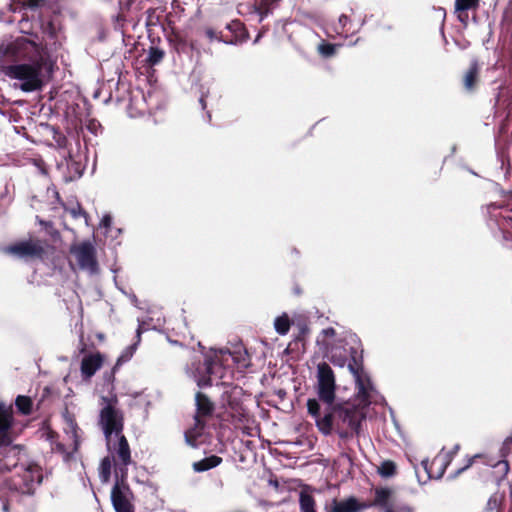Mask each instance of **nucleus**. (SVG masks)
I'll return each instance as SVG.
<instances>
[{
  "instance_id": "7c9ffc66",
  "label": "nucleus",
  "mask_w": 512,
  "mask_h": 512,
  "mask_svg": "<svg viewBox=\"0 0 512 512\" xmlns=\"http://www.w3.org/2000/svg\"><path fill=\"white\" fill-rule=\"evenodd\" d=\"M63 418L65 419V422L67 423L68 428L73 433V436L76 437V430H77V424L73 418V415H71L68 410L66 409L63 413Z\"/></svg>"
},
{
  "instance_id": "cd10ccee",
  "label": "nucleus",
  "mask_w": 512,
  "mask_h": 512,
  "mask_svg": "<svg viewBox=\"0 0 512 512\" xmlns=\"http://www.w3.org/2000/svg\"><path fill=\"white\" fill-rule=\"evenodd\" d=\"M317 50L321 56L324 58H329L335 54L336 45L323 41L318 45Z\"/></svg>"
},
{
  "instance_id": "3c124183",
  "label": "nucleus",
  "mask_w": 512,
  "mask_h": 512,
  "mask_svg": "<svg viewBox=\"0 0 512 512\" xmlns=\"http://www.w3.org/2000/svg\"><path fill=\"white\" fill-rule=\"evenodd\" d=\"M261 36H262V34H261V33H259V34L256 36V38L254 39V43H258V41L260 40Z\"/></svg>"
},
{
  "instance_id": "9d476101",
  "label": "nucleus",
  "mask_w": 512,
  "mask_h": 512,
  "mask_svg": "<svg viewBox=\"0 0 512 512\" xmlns=\"http://www.w3.org/2000/svg\"><path fill=\"white\" fill-rule=\"evenodd\" d=\"M196 402V415L194 417L195 420V429H204L205 421L204 417L210 416L214 411V404L210 401V399L203 393L197 392L195 395Z\"/></svg>"
},
{
  "instance_id": "2eb2a0df",
  "label": "nucleus",
  "mask_w": 512,
  "mask_h": 512,
  "mask_svg": "<svg viewBox=\"0 0 512 512\" xmlns=\"http://www.w3.org/2000/svg\"><path fill=\"white\" fill-rule=\"evenodd\" d=\"M66 166L69 171V176L67 180L73 181L82 176L84 167L81 161L76 160L71 153H69L68 157L65 158Z\"/></svg>"
},
{
  "instance_id": "c9c22d12",
  "label": "nucleus",
  "mask_w": 512,
  "mask_h": 512,
  "mask_svg": "<svg viewBox=\"0 0 512 512\" xmlns=\"http://www.w3.org/2000/svg\"><path fill=\"white\" fill-rule=\"evenodd\" d=\"M336 430H337L339 438L342 440H348L353 436V434H355V432L353 430L347 431V430L342 429L341 427H336Z\"/></svg>"
},
{
  "instance_id": "2f4dec72",
  "label": "nucleus",
  "mask_w": 512,
  "mask_h": 512,
  "mask_svg": "<svg viewBox=\"0 0 512 512\" xmlns=\"http://www.w3.org/2000/svg\"><path fill=\"white\" fill-rule=\"evenodd\" d=\"M225 28L232 33H235L236 36L234 39H237V34L244 30L243 24L239 20H233L226 24Z\"/></svg>"
},
{
  "instance_id": "a18cd8bd",
  "label": "nucleus",
  "mask_w": 512,
  "mask_h": 512,
  "mask_svg": "<svg viewBox=\"0 0 512 512\" xmlns=\"http://www.w3.org/2000/svg\"><path fill=\"white\" fill-rule=\"evenodd\" d=\"M323 334L327 337H330V336H334L335 335V330L333 328H326L323 330Z\"/></svg>"
},
{
  "instance_id": "20e7f679",
  "label": "nucleus",
  "mask_w": 512,
  "mask_h": 512,
  "mask_svg": "<svg viewBox=\"0 0 512 512\" xmlns=\"http://www.w3.org/2000/svg\"><path fill=\"white\" fill-rule=\"evenodd\" d=\"M335 375L331 367L326 362H321L317 366V395L325 405L332 404L335 401Z\"/></svg>"
},
{
  "instance_id": "a211bd4d",
  "label": "nucleus",
  "mask_w": 512,
  "mask_h": 512,
  "mask_svg": "<svg viewBox=\"0 0 512 512\" xmlns=\"http://www.w3.org/2000/svg\"><path fill=\"white\" fill-rule=\"evenodd\" d=\"M222 462V458L216 455H211L200 461L193 463V469L195 472H205L212 468L217 467Z\"/></svg>"
},
{
  "instance_id": "f3484780",
  "label": "nucleus",
  "mask_w": 512,
  "mask_h": 512,
  "mask_svg": "<svg viewBox=\"0 0 512 512\" xmlns=\"http://www.w3.org/2000/svg\"><path fill=\"white\" fill-rule=\"evenodd\" d=\"M477 6L478 5L474 4L472 1L456 0L455 12L457 13L458 20L466 26L469 19L467 11Z\"/></svg>"
},
{
  "instance_id": "de8ad7c7",
  "label": "nucleus",
  "mask_w": 512,
  "mask_h": 512,
  "mask_svg": "<svg viewBox=\"0 0 512 512\" xmlns=\"http://www.w3.org/2000/svg\"><path fill=\"white\" fill-rule=\"evenodd\" d=\"M244 14L243 15H257L256 13H250L249 9L243 8Z\"/></svg>"
},
{
  "instance_id": "58836bf2",
  "label": "nucleus",
  "mask_w": 512,
  "mask_h": 512,
  "mask_svg": "<svg viewBox=\"0 0 512 512\" xmlns=\"http://www.w3.org/2000/svg\"><path fill=\"white\" fill-rule=\"evenodd\" d=\"M100 224H101V226H103L105 228H110V226L112 224V217L109 214L104 215L101 219Z\"/></svg>"
},
{
  "instance_id": "393cba45",
  "label": "nucleus",
  "mask_w": 512,
  "mask_h": 512,
  "mask_svg": "<svg viewBox=\"0 0 512 512\" xmlns=\"http://www.w3.org/2000/svg\"><path fill=\"white\" fill-rule=\"evenodd\" d=\"M99 477L102 482H108L111 476V460L109 457H104L100 463Z\"/></svg>"
},
{
  "instance_id": "473e14b6",
  "label": "nucleus",
  "mask_w": 512,
  "mask_h": 512,
  "mask_svg": "<svg viewBox=\"0 0 512 512\" xmlns=\"http://www.w3.org/2000/svg\"><path fill=\"white\" fill-rule=\"evenodd\" d=\"M11 425L10 417L5 412H0V433L8 432Z\"/></svg>"
},
{
  "instance_id": "0eeeda50",
  "label": "nucleus",
  "mask_w": 512,
  "mask_h": 512,
  "mask_svg": "<svg viewBox=\"0 0 512 512\" xmlns=\"http://www.w3.org/2000/svg\"><path fill=\"white\" fill-rule=\"evenodd\" d=\"M129 491L126 478L118 475L111 490V501L116 512H132V505L127 498Z\"/></svg>"
},
{
  "instance_id": "423d86ee",
  "label": "nucleus",
  "mask_w": 512,
  "mask_h": 512,
  "mask_svg": "<svg viewBox=\"0 0 512 512\" xmlns=\"http://www.w3.org/2000/svg\"><path fill=\"white\" fill-rule=\"evenodd\" d=\"M363 416L349 405L336 404V427L347 425L359 435Z\"/></svg>"
},
{
  "instance_id": "dca6fc26",
  "label": "nucleus",
  "mask_w": 512,
  "mask_h": 512,
  "mask_svg": "<svg viewBox=\"0 0 512 512\" xmlns=\"http://www.w3.org/2000/svg\"><path fill=\"white\" fill-rule=\"evenodd\" d=\"M478 80V64L473 62L465 73L463 78V86L467 92H473L476 89Z\"/></svg>"
},
{
  "instance_id": "8fccbe9b",
  "label": "nucleus",
  "mask_w": 512,
  "mask_h": 512,
  "mask_svg": "<svg viewBox=\"0 0 512 512\" xmlns=\"http://www.w3.org/2000/svg\"><path fill=\"white\" fill-rule=\"evenodd\" d=\"M199 102H200V104H201L202 108H203V109H205V107H206V103H205V101H204V98H203V97H201V98H200Z\"/></svg>"
},
{
  "instance_id": "4c0bfd02",
  "label": "nucleus",
  "mask_w": 512,
  "mask_h": 512,
  "mask_svg": "<svg viewBox=\"0 0 512 512\" xmlns=\"http://www.w3.org/2000/svg\"><path fill=\"white\" fill-rule=\"evenodd\" d=\"M11 443L10 437L6 433H0V447H6Z\"/></svg>"
},
{
  "instance_id": "a19ab883",
  "label": "nucleus",
  "mask_w": 512,
  "mask_h": 512,
  "mask_svg": "<svg viewBox=\"0 0 512 512\" xmlns=\"http://www.w3.org/2000/svg\"><path fill=\"white\" fill-rule=\"evenodd\" d=\"M479 457V455H475L474 457H472L471 459H469L468 461V464L466 466H464L463 468H460L457 470L456 474H460L461 472H463L464 470H466L468 467H470L474 461L475 458Z\"/></svg>"
},
{
  "instance_id": "5fc2aeb1",
  "label": "nucleus",
  "mask_w": 512,
  "mask_h": 512,
  "mask_svg": "<svg viewBox=\"0 0 512 512\" xmlns=\"http://www.w3.org/2000/svg\"><path fill=\"white\" fill-rule=\"evenodd\" d=\"M366 23V17L361 20L360 27L364 26Z\"/></svg>"
},
{
  "instance_id": "5701e85b",
  "label": "nucleus",
  "mask_w": 512,
  "mask_h": 512,
  "mask_svg": "<svg viewBox=\"0 0 512 512\" xmlns=\"http://www.w3.org/2000/svg\"><path fill=\"white\" fill-rule=\"evenodd\" d=\"M291 322L286 314L276 317L274 328L279 335H286L289 332Z\"/></svg>"
},
{
  "instance_id": "c03bdc74",
  "label": "nucleus",
  "mask_w": 512,
  "mask_h": 512,
  "mask_svg": "<svg viewBox=\"0 0 512 512\" xmlns=\"http://www.w3.org/2000/svg\"><path fill=\"white\" fill-rule=\"evenodd\" d=\"M428 464H429L428 459H424V460L421 461V465L423 466L424 470L426 471V473L428 475V478H430L431 475H430V472L428 470Z\"/></svg>"
},
{
  "instance_id": "aec40b11",
  "label": "nucleus",
  "mask_w": 512,
  "mask_h": 512,
  "mask_svg": "<svg viewBox=\"0 0 512 512\" xmlns=\"http://www.w3.org/2000/svg\"><path fill=\"white\" fill-rule=\"evenodd\" d=\"M215 361L212 358H206L204 361L206 375H203L197 379V385L200 388H205L212 385L211 375L214 373Z\"/></svg>"
},
{
  "instance_id": "412c9836",
  "label": "nucleus",
  "mask_w": 512,
  "mask_h": 512,
  "mask_svg": "<svg viewBox=\"0 0 512 512\" xmlns=\"http://www.w3.org/2000/svg\"><path fill=\"white\" fill-rule=\"evenodd\" d=\"M203 32L210 42L218 41L227 45H236L238 43V39H226L223 37L222 31H217L212 27H205Z\"/></svg>"
},
{
  "instance_id": "e433bc0d",
  "label": "nucleus",
  "mask_w": 512,
  "mask_h": 512,
  "mask_svg": "<svg viewBox=\"0 0 512 512\" xmlns=\"http://www.w3.org/2000/svg\"><path fill=\"white\" fill-rule=\"evenodd\" d=\"M132 355H131V352H128V351H124L117 359V362H116V365H115V368L118 366V365H121L122 363H125L127 361H129L131 359Z\"/></svg>"
},
{
  "instance_id": "6ab92c4d",
  "label": "nucleus",
  "mask_w": 512,
  "mask_h": 512,
  "mask_svg": "<svg viewBox=\"0 0 512 512\" xmlns=\"http://www.w3.org/2000/svg\"><path fill=\"white\" fill-rule=\"evenodd\" d=\"M299 506L301 512H317L315 500L306 489L300 491Z\"/></svg>"
},
{
  "instance_id": "39448f33",
  "label": "nucleus",
  "mask_w": 512,
  "mask_h": 512,
  "mask_svg": "<svg viewBox=\"0 0 512 512\" xmlns=\"http://www.w3.org/2000/svg\"><path fill=\"white\" fill-rule=\"evenodd\" d=\"M70 253L75 257L79 268L95 275L99 272V264L96 256V248L91 241H83L72 245Z\"/></svg>"
},
{
  "instance_id": "f257e3e1",
  "label": "nucleus",
  "mask_w": 512,
  "mask_h": 512,
  "mask_svg": "<svg viewBox=\"0 0 512 512\" xmlns=\"http://www.w3.org/2000/svg\"><path fill=\"white\" fill-rule=\"evenodd\" d=\"M116 397H101V410L99 414V425L105 436L107 447L113 451L120 461L115 470V476L127 477V466L131 463V451L126 437L123 435V414L117 408Z\"/></svg>"
},
{
  "instance_id": "bf43d9fd",
  "label": "nucleus",
  "mask_w": 512,
  "mask_h": 512,
  "mask_svg": "<svg viewBox=\"0 0 512 512\" xmlns=\"http://www.w3.org/2000/svg\"><path fill=\"white\" fill-rule=\"evenodd\" d=\"M220 352L221 353H226V351H224L223 349H220ZM227 353L230 354V351L227 350Z\"/></svg>"
},
{
  "instance_id": "f03ea898",
  "label": "nucleus",
  "mask_w": 512,
  "mask_h": 512,
  "mask_svg": "<svg viewBox=\"0 0 512 512\" xmlns=\"http://www.w3.org/2000/svg\"><path fill=\"white\" fill-rule=\"evenodd\" d=\"M330 361L338 367L347 366L355 379L358 397L363 405L370 404L373 386L369 378L363 379V349L356 335L349 336L343 345H336L330 351Z\"/></svg>"
},
{
  "instance_id": "6e6d98bb",
  "label": "nucleus",
  "mask_w": 512,
  "mask_h": 512,
  "mask_svg": "<svg viewBox=\"0 0 512 512\" xmlns=\"http://www.w3.org/2000/svg\"><path fill=\"white\" fill-rule=\"evenodd\" d=\"M359 41H360V38H357V39H356L353 43H351L350 45H351V46H354V45H356Z\"/></svg>"
},
{
  "instance_id": "1a4fd4ad",
  "label": "nucleus",
  "mask_w": 512,
  "mask_h": 512,
  "mask_svg": "<svg viewBox=\"0 0 512 512\" xmlns=\"http://www.w3.org/2000/svg\"><path fill=\"white\" fill-rule=\"evenodd\" d=\"M280 1L281 0H260L258 4L241 3L238 5L237 11L239 14H244L243 8H247L250 13L257 14L259 17L258 22L261 23L265 18L273 13V11L279 6Z\"/></svg>"
},
{
  "instance_id": "f704fd0d",
  "label": "nucleus",
  "mask_w": 512,
  "mask_h": 512,
  "mask_svg": "<svg viewBox=\"0 0 512 512\" xmlns=\"http://www.w3.org/2000/svg\"><path fill=\"white\" fill-rule=\"evenodd\" d=\"M202 429H193L192 432H186L185 433V440H186V443L192 447H196L197 446V443H196V439L192 438V433L194 434H200V431Z\"/></svg>"
},
{
  "instance_id": "9b49d317",
  "label": "nucleus",
  "mask_w": 512,
  "mask_h": 512,
  "mask_svg": "<svg viewBox=\"0 0 512 512\" xmlns=\"http://www.w3.org/2000/svg\"><path fill=\"white\" fill-rule=\"evenodd\" d=\"M319 431L324 435H330L333 428H336V404L326 405L323 414L315 420Z\"/></svg>"
},
{
  "instance_id": "37998d69",
  "label": "nucleus",
  "mask_w": 512,
  "mask_h": 512,
  "mask_svg": "<svg viewBox=\"0 0 512 512\" xmlns=\"http://www.w3.org/2000/svg\"><path fill=\"white\" fill-rule=\"evenodd\" d=\"M138 344H139V342L137 340L135 343H133L132 345L128 346L125 350L128 351V352H131V355L133 356L134 352L137 349Z\"/></svg>"
},
{
  "instance_id": "603ef678",
  "label": "nucleus",
  "mask_w": 512,
  "mask_h": 512,
  "mask_svg": "<svg viewBox=\"0 0 512 512\" xmlns=\"http://www.w3.org/2000/svg\"><path fill=\"white\" fill-rule=\"evenodd\" d=\"M2 509H3V511H4V512H8V511H9L8 504H7V503H5V504L3 505V508H2Z\"/></svg>"
},
{
  "instance_id": "bb28decb",
  "label": "nucleus",
  "mask_w": 512,
  "mask_h": 512,
  "mask_svg": "<svg viewBox=\"0 0 512 512\" xmlns=\"http://www.w3.org/2000/svg\"><path fill=\"white\" fill-rule=\"evenodd\" d=\"M396 472V465L392 461H384L378 468V473L385 478L392 477Z\"/></svg>"
},
{
  "instance_id": "a878e982",
  "label": "nucleus",
  "mask_w": 512,
  "mask_h": 512,
  "mask_svg": "<svg viewBox=\"0 0 512 512\" xmlns=\"http://www.w3.org/2000/svg\"><path fill=\"white\" fill-rule=\"evenodd\" d=\"M15 404L18 410L23 414H29L31 412L32 401L29 397L19 395L16 398Z\"/></svg>"
},
{
  "instance_id": "13d9d810",
  "label": "nucleus",
  "mask_w": 512,
  "mask_h": 512,
  "mask_svg": "<svg viewBox=\"0 0 512 512\" xmlns=\"http://www.w3.org/2000/svg\"><path fill=\"white\" fill-rule=\"evenodd\" d=\"M385 509H386L385 512H394L390 507L385 508Z\"/></svg>"
},
{
  "instance_id": "ddd939ff",
  "label": "nucleus",
  "mask_w": 512,
  "mask_h": 512,
  "mask_svg": "<svg viewBox=\"0 0 512 512\" xmlns=\"http://www.w3.org/2000/svg\"><path fill=\"white\" fill-rule=\"evenodd\" d=\"M101 366L102 356L99 353L85 356L81 362V373L85 379H89Z\"/></svg>"
},
{
  "instance_id": "4be33fe9",
  "label": "nucleus",
  "mask_w": 512,
  "mask_h": 512,
  "mask_svg": "<svg viewBox=\"0 0 512 512\" xmlns=\"http://www.w3.org/2000/svg\"><path fill=\"white\" fill-rule=\"evenodd\" d=\"M153 318H147L145 320L138 319V328L136 330V338H138V342L141 340V334L143 331H147L150 329H157L162 325L161 319L157 318L156 323L153 324Z\"/></svg>"
},
{
  "instance_id": "09e8293b",
  "label": "nucleus",
  "mask_w": 512,
  "mask_h": 512,
  "mask_svg": "<svg viewBox=\"0 0 512 512\" xmlns=\"http://www.w3.org/2000/svg\"><path fill=\"white\" fill-rule=\"evenodd\" d=\"M41 482H42V476H41V474H37L36 484H37V485H40V484H41Z\"/></svg>"
},
{
  "instance_id": "4d7b16f0",
  "label": "nucleus",
  "mask_w": 512,
  "mask_h": 512,
  "mask_svg": "<svg viewBox=\"0 0 512 512\" xmlns=\"http://www.w3.org/2000/svg\"><path fill=\"white\" fill-rule=\"evenodd\" d=\"M446 465H447V464H445V465H444V467H446ZM444 470H445V468H443V469H442V471H441V473H440L439 477H441V476L444 474Z\"/></svg>"
},
{
  "instance_id": "79ce46f5",
  "label": "nucleus",
  "mask_w": 512,
  "mask_h": 512,
  "mask_svg": "<svg viewBox=\"0 0 512 512\" xmlns=\"http://www.w3.org/2000/svg\"><path fill=\"white\" fill-rule=\"evenodd\" d=\"M510 446H512V434L505 439L503 449H510Z\"/></svg>"
},
{
  "instance_id": "864d4df0",
  "label": "nucleus",
  "mask_w": 512,
  "mask_h": 512,
  "mask_svg": "<svg viewBox=\"0 0 512 512\" xmlns=\"http://www.w3.org/2000/svg\"><path fill=\"white\" fill-rule=\"evenodd\" d=\"M132 301H133V303L137 306V302H138V300H137V297H136L135 295H133V297H132Z\"/></svg>"
},
{
  "instance_id": "c85d7f7f",
  "label": "nucleus",
  "mask_w": 512,
  "mask_h": 512,
  "mask_svg": "<svg viewBox=\"0 0 512 512\" xmlns=\"http://www.w3.org/2000/svg\"><path fill=\"white\" fill-rule=\"evenodd\" d=\"M308 413L316 420L321 415V405L317 399H309L307 401Z\"/></svg>"
},
{
  "instance_id": "b1692460",
  "label": "nucleus",
  "mask_w": 512,
  "mask_h": 512,
  "mask_svg": "<svg viewBox=\"0 0 512 512\" xmlns=\"http://www.w3.org/2000/svg\"><path fill=\"white\" fill-rule=\"evenodd\" d=\"M164 51L158 47L152 46L149 48L147 62L154 66L159 64L164 58Z\"/></svg>"
},
{
  "instance_id": "c756f323",
  "label": "nucleus",
  "mask_w": 512,
  "mask_h": 512,
  "mask_svg": "<svg viewBox=\"0 0 512 512\" xmlns=\"http://www.w3.org/2000/svg\"><path fill=\"white\" fill-rule=\"evenodd\" d=\"M24 482H25V488L23 489V493L26 494H33L34 491V478H33V472L31 470L27 471L26 475L24 476Z\"/></svg>"
},
{
  "instance_id": "49530a36",
  "label": "nucleus",
  "mask_w": 512,
  "mask_h": 512,
  "mask_svg": "<svg viewBox=\"0 0 512 512\" xmlns=\"http://www.w3.org/2000/svg\"><path fill=\"white\" fill-rule=\"evenodd\" d=\"M460 449V446L459 444H456L454 447H453V450L451 452H449L447 454L448 457H452L454 454H456L458 452V450Z\"/></svg>"
},
{
  "instance_id": "ea45409f",
  "label": "nucleus",
  "mask_w": 512,
  "mask_h": 512,
  "mask_svg": "<svg viewBox=\"0 0 512 512\" xmlns=\"http://www.w3.org/2000/svg\"><path fill=\"white\" fill-rule=\"evenodd\" d=\"M348 21H349L348 16H346L345 14H342V15H340V17H339L338 24H339V26H340L342 29H344V28H345V26H346V24L348 23Z\"/></svg>"
},
{
  "instance_id": "7ed1b4c3",
  "label": "nucleus",
  "mask_w": 512,
  "mask_h": 512,
  "mask_svg": "<svg viewBox=\"0 0 512 512\" xmlns=\"http://www.w3.org/2000/svg\"><path fill=\"white\" fill-rule=\"evenodd\" d=\"M52 73V65L43 58L28 63L9 65L5 71L6 76L19 81V84L14 86L26 93L40 91L51 78Z\"/></svg>"
},
{
  "instance_id": "052dcab7",
  "label": "nucleus",
  "mask_w": 512,
  "mask_h": 512,
  "mask_svg": "<svg viewBox=\"0 0 512 512\" xmlns=\"http://www.w3.org/2000/svg\"><path fill=\"white\" fill-rule=\"evenodd\" d=\"M418 483H420V484H424V483H425V481H424V482H422V481L418 478Z\"/></svg>"
},
{
  "instance_id": "4468645a",
  "label": "nucleus",
  "mask_w": 512,
  "mask_h": 512,
  "mask_svg": "<svg viewBox=\"0 0 512 512\" xmlns=\"http://www.w3.org/2000/svg\"><path fill=\"white\" fill-rule=\"evenodd\" d=\"M375 497L371 503H364V506L367 508L370 507H381L388 508L390 507V499L392 497L393 491L388 487H379L375 489Z\"/></svg>"
},
{
  "instance_id": "6e6552de",
  "label": "nucleus",
  "mask_w": 512,
  "mask_h": 512,
  "mask_svg": "<svg viewBox=\"0 0 512 512\" xmlns=\"http://www.w3.org/2000/svg\"><path fill=\"white\" fill-rule=\"evenodd\" d=\"M4 252L20 259L41 258L44 249L38 242L21 241L4 248Z\"/></svg>"
},
{
  "instance_id": "f8f14e48",
  "label": "nucleus",
  "mask_w": 512,
  "mask_h": 512,
  "mask_svg": "<svg viewBox=\"0 0 512 512\" xmlns=\"http://www.w3.org/2000/svg\"><path fill=\"white\" fill-rule=\"evenodd\" d=\"M367 509L357 498L351 496L344 500L333 499L330 506H326V512H361Z\"/></svg>"
},
{
  "instance_id": "72a5a7b5",
  "label": "nucleus",
  "mask_w": 512,
  "mask_h": 512,
  "mask_svg": "<svg viewBox=\"0 0 512 512\" xmlns=\"http://www.w3.org/2000/svg\"><path fill=\"white\" fill-rule=\"evenodd\" d=\"M87 129L92 134L97 135L98 131L101 130V124L97 120L91 119V120H89V122L87 124Z\"/></svg>"
}]
</instances>
